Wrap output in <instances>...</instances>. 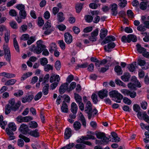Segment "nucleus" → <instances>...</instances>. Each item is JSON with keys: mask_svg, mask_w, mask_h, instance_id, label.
<instances>
[{"mask_svg": "<svg viewBox=\"0 0 149 149\" xmlns=\"http://www.w3.org/2000/svg\"><path fill=\"white\" fill-rule=\"evenodd\" d=\"M40 64L43 66L46 65L48 62L47 59L45 58H43L40 59Z\"/></svg>", "mask_w": 149, "mask_h": 149, "instance_id": "nucleus-50", "label": "nucleus"}, {"mask_svg": "<svg viewBox=\"0 0 149 149\" xmlns=\"http://www.w3.org/2000/svg\"><path fill=\"white\" fill-rule=\"evenodd\" d=\"M115 40V38L113 36H107L101 43V45H104L109 43L111 41H114Z\"/></svg>", "mask_w": 149, "mask_h": 149, "instance_id": "nucleus-12", "label": "nucleus"}, {"mask_svg": "<svg viewBox=\"0 0 149 149\" xmlns=\"http://www.w3.org/2000/svg\"><path fill=\"white\" fill-rule=\"evenodd\" d=\"M61 110L62 112L67 113L68 111V106L67 104L64 101L63 102L62 106L61 107Z\"/></svg>", "mask_w": 149, "mask_h": 149, "instance_id": "nucleus-26", "label": "nucleus"}, {"mask_svg": "<svg viewBox=\"0 0 149 149\" xmlns=\"http://www.w3.org/2000/svg\"><path fill=\"white\" fill-rule=\"evenodd\" d=\"M85 18L86 22H90L93 20V17L90 15H86L85 16Z\"/></svg>", "mask_w": 149, "mask_h": 149, "instance_id": "nucleus-60", "label": "nucleus"}, {"mask_svg": "<svg viewBox=\"0 0 149 149\" xmlns=\"http://www.w3.org/2000/svg\"><path fill=\"white\" fill-rule=\"evenodd\" d=\"M60 80V77L58 75H56V76L52 75L50 78V82L51 83H52L54 81L59 82Z\"/></svg>", "mask_w": 149, "mask_h": 149, "instance_id": "nucleus-21", "label": "nucleus"}, {"mask_svg": "<svg viewBox=\"0 0 149 149\" xmlns=\"http://www.w3.org/2000/svg\"><path fill=\"white\" fill-rule=\"evenodd\" d=\"M51 23L48 21L47 22L45 23L43 28V29H49L51 28Z\"/></svg>", "mask_w": 149, "mask_h": 149, "instance_id": "nucleus-52", "label": "nucleus"}, {"mask_svg": "<svg viewBox=\"0 0 149 149\" xmlns=\"http://www.w3.org/2000/svg\"><path fill=\"white\" fill-rule=\"evenodd\" d=\"M136 40V37L135 36L132 34H130L128 35L127 42L129 43L131 41L135 42Z\"/></svg>", "mask_w": 149, "mask_h": 149, "instance_id": "nucleus-23", "label": "nucleus"}, {"mask_svg": "<svg viewBox=\"0 0 149 149\" xmlns=\"http://www.w3.org/2000/svg\"><path fill=\"white\" fill-rule=\"evenodd\" d=\"M95 134L94 132H88V134L87 136L88 137L89 139H95V138L94 136Z\"/></svg>", "mask_w": 149, "mask_h": 149, "instance_id": "nucleus-44", "label": "nucleus"}, {"mask_svg": "<svg viewBox=\"0 0 149 149\" xmlns=\"http://www.w3.org/2000/svg\"><path fill=\"white\" fill-rule=\"evenodd\" d=\"M1 74L3 76L8 78L14 77L15 76V74H10L6 72H2Z\"/></svg>", "mask_w": 149, "mask_h": 149, "instance_id": "nucleus-31", "label": "nucleus"}, {"mask_svg": "<svg viewBox=\"0 0 149 149\" xmlns=\"http://www.w3.org/2000/svg\"><path fill=\"white\" fill-rule=\"evenodd\" d=\"M136 65V62H133L131 64L128 65L127 68L130 72H133L135 70Z\"/></svg>", "mask_w": 149, "mask_h": 149, "instance_id": "nucleus-30", "label": "nucleus"}, {"mask_svg": "<svg viewBox=\"0 0 149 149\" xmlns=\"http://www.w3.org/2000/svg\"><path fill=\"white\" fill-rule=\"evenodd\" d=\"M19 138L23 139L26 142H28L30 141V140L29 138L25 137L22 134H19Z\"/></svg>", "mask_w": 149, "mask_h": 149, "instance_id": "nucleus-62", "label": "nucleus"}, {"mask_svg": "<svg viewBox=\"0 0 149 149\" xmlns=\"http://www.w3.org/2000/svg\"><path fill=\"white\" fill-rule=\"evenodd\" d=\"M92 105L89 101H88L85 107V111L88 114V118L90 119L92 116Z\"/></svg>", "mask_w": 149, "mask_h": 149, "instance_id": "nucleus-5", "label": "nucleus"}, {"mask_svg": "<svg viewBox=\"0 0 149 149\" xmlns=\"http://www.w3.org/2000/svg\"><path fill=\"white\" fill-rule=\"evenodd\" d=\"M16 8L19 10L20 11L25 10V6L22 4H19L17 5L16 6Z\"/></svg>", "mask_w": 149, "mask_h": 149, "instance_id": "nucleus-61", "label": "nucleus"}, {"mask_svg": "<svg viewBox=\"0 0 149 149\" xmlns=\"http://www.w3.org/2000/svg\"><path fill=\"white\" fill-rule=\"evenodd\" d=\"M3 49L4 53V57L6 60L10 62L11 55L9 48L7 44L4 43L3 46Z\"/></svg>", "mask_w": 149, "mask_h": 149, "instance_id": "nucleus-4", "label": "nucleus"}, {"mask_svg": "<svg viewBox=\"0 0 149 149\" xmlns=\"http://www.w3.org/2000/svg\"><path fill=\"white\" fill-rule=\"evenodd\" d=\"M137 117L140 119H142L143 117L146 114L145 111L141 112L140 111L137 112Z\"/></svg>", "mask_w": 149, "mask_h": 149, "instance_id": "nucleus-33", "label": "nucleus"}, {"mask_svg": "<svg viewBox=\"0 0 149 149\" xmlns=\"http://www.w3.org/2000/svg\"><path fill=\"white\" fill-rule=\"evenodd\" d=\"M111 134L113 137L112 140H111L112 141L118 142L120 141V139L116 133L114 132H112L111 133Z\"/></svg>", "mask_w": 149, "mask_h": 149, "instance_id": "nucleus-19", "label": "nucleus"}, {"mask_svg": "<svg viewBox=\"0 0 149 149\" xmlns=\"http://www.w3.org/2000/svg\"><path fill=\"white\" fill-rule=\"evenodd\" d=\"M91 98L94 103L96 104L98 102L97 96L96 94L93 93L91 96Z\"/></svg>", "mask_w": 149, "mask_h": 149, "instance_id": "nucleus-47", "label": "nucleus"}, {"mask_svg": "<svg viewBox=\"0 0 149 149\" xmlns=\"http://www.w3.org/2000/svg\"><path fill=\"white\" fill-rule=\"evenodd\" d=\"M132 81L135 82V84L137 87L139 88L141 87V85L140 82L138 81L136 78L134 76L132 77Z\"/></svg>", "mask_w": 149, "mask_h": 149, "instance_id": "nucleus-42", "label": "nucleus"}, {"mask_svg": "<svg viewBox=\"0 0 149 149\" xmlns=\"http://www.w3.org/2000/svg\"><path fill=\"white\" fill-rule=\"evenodd\" d=\"M9 128L12 130L15 131L16 130L17 127L14 123H10L8 125V128Z\"/></svg>", "mask_w": 149, "mask_h": 149, "instance_id": "nucleus-40", "label": "nucleus"}, {"mask_svg": "<svg viewBox=\"0 0 149 149\" xmlns=\"http://www.w3.org/2000/svg\"><path fill=\"white\" fill-rule=\"evenodd\" d=\"M65 41L68 44H70L72 41V35L68 32L65 33L64 34Z\"/></svg>", "mask_w": 149, "mask_h": 149, "instance_id": "nucleus-8", "label": "nucleus"}, {"mask_svg": "<svg viewBox=\"0 0 149 149\" xmlns=\"http://www.w3.org/2000/svg\"><path fill=\"white\" fill-rule=\"evenodd\" d=\"M121 92L125 95L129 96L131 98H134L136 96V92L134 91L124 89L121 90Z\"/></svg>", "mask_w": 149, "mask_h": 149, "instance_id": "nucleus-6", "label": "nucleus"}, {"mask_svg": "<svg viewBox=\"0 0 149 149\" xmlns=\"http://www.w3.org/2000/svg\"><path fill=\"white\" fill-rule=\"evenodd\" d=\"M44 69L45 71L49 72L50 70H53V66L49 64L46 65L44 66Z\"/></svg>", "mask_w": 149, "mask_h": 149, "instance_id": "nucleus-45", "label": "nucleus"}, {"mask_svg": "<svg viewBox=\"0 0 149 149\" xmlns=\"http://www.w3.org/2000/svg\"><path fill=\"white\" fill-rule=\"evenodd\" d=\"M5 113L6 115H8L12 110V108L10 106L9 104H7L5 107Z\"/></svg>", "mask_w": 149, "mask_h": 149, "instance_id": "nucleus-36", "label": "nucleus"}, {"mask_svg": "<svg viewBox=\"0 0 149 149\" xmlns=\"http://www.w3.org/2000/svg\"><path fill=\"white\" fill-rule=\"evenodd\" d=\"M110 138V136L109 137L107 138L105 136L102 138V141L104 143V144H107L108 143L109 141H111V139H109Z\"/></svg>", "mask_w": 149, "mask_h": 149, "instance_id": "nucleus-56", "label": "nucleus"}, {"mask_svg": "<svg viewBox=\"0 0 149 149\" xmlns=\"http://www.w3.org/2000/svg\"><path fill=\"white\" fill-rule=\"evenodd\" d=\"M74 95V98L77 103L82 102L81 97L79 94L75 93Z\"/></svg>", "mask_w": 149, "mask_h": 149, "instance_id": "nucleus-43", "label": "nucleus"}, {"mask_svg": "<svg viewBox=\"0 0 149 149\" xmlns=\"http://www.w3.org/2000/svg\"><path fill=\"white\" fill-rule=\"evenodd\" d=\"M13 45L15 50L17 52H19V47L18 42L15 38H14L13 40Z\"/></svg>", "mask_w": 149, "mask_h": 149, "instance_id": "nucleus-32", "label": "nucleus"}, {"mask_svg": "<svg viewBox=\"0 0 149 149\" xmlns=\"http://www.w3.org/2000/svg\"><path fill=\"white\" fill-rule=\"evenodd\" d=\"M137 49L140 53H142L144 57L149 58V52L146 51V49L144 48L141 47L139 44L136 45Z\"/></svg>", "mask_w": 149, "mask_h": 149, "instance_id": "nucleus-7", "label": "nucleus"}, {"mask_svg": "<svg viewBox=\"0 0 149 149\" xmlns=\"http://www.w3.org/2000/svg\"><path fill=\"white\" fill-rule=\"evenodd\" d=\"M79 119L82 123V125L84 126H86V122L85 118L84 116L81 113L79 116Z\"/></svg>", "mask_w": 149, "mask_h": 149, "instance_id": "nucleus-48", "label": "nucleus"}, {"mask_svg": "<svg viewBox=\"0 0 149 149\" xmlns=\"http://www.w3.org/2000/svg\"><path fill=\"white\" fill-rule=\"evenodd\" d=\"M117 5L116 4L113 3L111 5V10L113 15L116 16L117 15Z\"/></svg>", "mask_w": 149, "mask_h": 149, "instance_id": "nucleus-20", "label": "nucleus"}, {"mask_svg": "<svg viewBox=\"0 0 149 149\" xmlns=\"http://www.w3.org/2000/svg\"><path fill=\"white\" fill-rule=\"evenodd\" d=\"M58 20L60 22H63L64 19L63 17V13L62 12L59 13L57 15Z\"/></svg>", "mask_w": 149, "mask_h": 149, "instance_id": "nucleus-41", "label": "nucleus"}, {"mask_svg": "<svg viewBox=\"0 0 149 149\" xmlns=\"http://www.w3.org/2000/svg\"><path fill=\"white\" fill-rule=\"evenodd\" d=\"M123 101L125 103L128 105H130L132 103L131 101L128 98L126 97L123 98Z\"/></svg>", "mask_w": 149, "mask_h": 149, "instance_id": "nucleus-58", "label": "nucleus"}, {"mask_svg": "<svg viewBox=\"0 0 149 149\" xmlns=\"http://www.w3.org/2000/svg\"><path fill=\"white\" fill-rule=\"evenodd\" d=\"M10 107L12 108V110L16 111L18 110L20 105V102H15V99L14 98L10 99L8 101Z\"/></svg>", "mask_w": 149, "mask_h": 149, "instance_id": "nucleus-3", "label": "nucleus"}, {"mask_svg": "<svg viewBox=\"0 0 149 149\" xmlns=\"http://www.w3.org/2000/svg\"><path fill=\"white\" fill-rule=\"evenodd\" d=\"M107 60L106 59H103L102 61L98 60L95 63V65L97 67H99L100 65H104L107 62Z\"/></svg>", "mask_w": 149, "mask_h": 149, "instance_id": "nucleus-27", "label": "nucleus"}, {"mask_svg": "<svg viewBox=\"0 0 149 149\" xmlns=\"http://www.w3.org/2000/svg\"><path fill=\"white\" fill-rule=\"evenodd\" d=\"M68 86V84L67 83H64L61 85L59 89V91L61 94L64 93L66 91H67L68 92V89L69 88Z\"/></svg>", "mask_w": 149, "mask_h": 149, "instance_id": "nucleus-10", "label": "nucleus"}, {"mask_svg": "<svg viewBox=\"0 0 149 149\" xmlns=\"http://www.w3.org/2000/svg\"><path fill=\"white\" fill-rule=\"evenodd\" d=\"M97 138L99 139H102L104 136L105 134L104 133L98 132L95 134Z\"/></svg>", "mask_w": 149, "mask_h": 149, "instance_id": "nucleus-64", "label": "nucleus"}, {"mask_svg": "<svg viewBox=\"0 0 149 149\" xmlns=\"http://www.w3.org/2000/svg\"><path fill=\"white\" fill-rule=\"evenodd\" d=\"M33 96L32 95H26L22 98V102L23 103H25L27 102H30L33 99Z\"/></svg>", "mask_w": 149, "mask_h": 149, "instance_id": "nucleus-15", "label": "nucleus"}, {"mask_svg": "<svg viewBox=\"0 0 149 149\" xmlns=\"http://www.w3.org/2000/svg\"><path fill=\"white\" fill-rule=\"evenodd\" d=\"M37 129H36L34 130L31 131L29 133V134L31 136L36 138L39 136V134L38 132Z\"/></svg>", "mask_w": 149, "mask_h": 149, "instance_id": "nucleus-25", "label": "nucleus"}, {"mask_svg": "<svg viewBox=\"0 0 149 149\" xmlns=\"http://www.w3.org/2000/svg\"><path fill=\"white\" fill-rule=\"evenodd\" d=\"M148 103L145 101H142L141 103V107L144 110H146V109Z\"/></svg>", "mask_w": 149, "mask_h": 149, "instance_id": "nucleus-63", "label": "nucleus"}, {"mask_svg": "<svg viewBox=\"0 0 149 149\" xmlns=\"http://www.w3.org/2000/svg\"><path fill=\"white\" fill-rule=\"evenodd\" d=\"M38 126L36 122L34 121H32L29 123V127L31 128H36Z\"/></svg>", "mask_w": 149, "mask_h": 149, "instance_id": "nucleus-46", "label": "nucleus"}, {"mask_svg": "<svg viewBox=\"0 0 149 149\" xmlns=\"http://www.w3.org/2000/svg\"><path fill=\"white\" fill-rule=\"evenodd\" d=\"M115 44L113 42H111L109 43L107 45H105L104 49L107 52H109L111 51V49L114 48L115 46Z\"/></svg>", "mask_w": 149, "mask_h": 149, "instance_id": "nucleus-13", "label": "nucleus"}, {"mask_svg": "<svg viewBox=\"0 0 149 149\" xmlns=\"http://www.w3.org/2000/svg\"><path fill=\"white\" fill-rule=\"evenodd\" d=\"M147 6L149 7V2L148 1H142L139 4V8L142 10H146Z\"/></svg>", "mask_w": 149, "mask_h": 149, "instance_id": "nucleus-17", "label": "nucleus"}, {"mask_svg": "<svg viewBox=\"0 0 149 149\" xmlns=\"http://www.w3.org/2000/svg\"><path fill=\"white\" fill-rule=\"evenodd\" d=\"M36 43V46L34 45H31L30 50L34 53L39 54L45 48V46L43 44L41 40L38 41Z\"/></svg>", "mask_w": 149, "mask_h": 149, "instance_id": "nucleus-1", "label": "nucleus"}, {"mask_svg": "<svg viewBox=\"0 0 149 149\" xmlns=\"http://www.w3.org/2000/svg\"><path fill=\"white\" fill-rule=\"evenodd\" d=\"M109 95L110 97L113 98V100L119 103L121 102V100L123 98V95L116 90L110 92L109 93Z\"/></svg>", "mask_w": 149, "mask_h": 149, "instance_id": "nucleus-2", "label": "nucleus"}, {"mask_svg": "<svg viewBox=\"0 0 149 149\" xmlns=\"http://www.w3.org/2000/svg\"><path fill=\"white\" fill-rule=\"evenodd\" d=\"M56 49L57 46L55 43L52 42L50 44L49 50L51 53H52L54 50H55Z\"/></svg>", "mask_w": 149, "mask_h": 149, "instance_id": "nucleus-29", "label": "nucleus"}, {"mask_svg": "<svg viewBox=\"0 0 149 149\" xmlns=\"http://www.w3.org/2000/svg\"><path fill=\"white\" fill-rule=\"evenodd\" d=\"M83 5L81 3H78L76 5L75 8L76 12L79 13L81 11L83 8Z\"/></svg>", "mask_w": 149, "mask_h": 149, "instance_id": "nucleus-38", "label": "nucleus"}, {"mask_svg": "<svg viewBox=\"0 0 149 149\" xmlns=\"http://www.w3.org/2000/svg\"><path fill=\"white\" fill-rule=\"evenodd\" d=\"M58 43L60 47L62 49H64L65 48V43L63 40H60L58 41Z\"/></svg>", "mask_w": 149, "mask_h": 149, "instance_id": "nucleus-55", "label": "nucleus"}, {"mask_svg": "<svg viewBox=\"0 0 149 149\" xmlns=\"http://www.w3.org/2000/svg\"><path fill=\"white\" fill-rule=\"evenodd\" d=\"M19 130L23 134H27L29 131L28 127L26 125L22 124L20 125Z\"/></svg>", "mask_w": 149, "mask_h": 149, "instance_id": "nucleus-9", "label": "nucleus"}, {"mask_svg": "<svg viewBox=\"0 0 149 149\" xmlns=\"http://www.w3.org/2000/svg\"><path fill=\"white\" fill-rule=\"evenodd\" d=\"M133 109L137 113L140 111L141 108L138 104H135L133 105Z\"/></svg>", "mask_w": 149, "mask_h": 149, "instance_id": "nucleus-54", "label": "nucleus"}, {"mask_svg": "<svg viewBox=\"0 0 149 149\" xmlns=\"http://www.w3.org/2000/svg\"><path fill=\"white\" fill-rule=\"evenodd\" d=\"M49 77V74L46 75L44 77L43 76H40L39 78V81L40 82L43 81L42 84H44L48 81Z\"/></svg>", "mask_w": 149, "mask_h": 149, "instance_id": "nucleus-14", "label": "nucleus"}, {"mask_svg": "<svg viewBox=\"0 0 149 149\" xmlns=\"http://www.w3.org/2000/svg\"><path fill=\"white\" fill-rule=\"evenodd\" d=\"M77 106L75 103L72 102L71 104V110L73 113H76L77 110Z\"/></svg>", "mask_w": 149, "mask_h": 149, "instance_id": "nucleus-22", "label": "nucleus"}, {"mask_svg": "<svg viewBox=\"0 0 149 149\" xmlns=\"http://www.w3.org/2000/svg\"><path fill=\"white\" fill-rule=\"evenodd\" d=\"M36 40V38L35 36H31L28 39L27 41V44L28 45H31Z\"/></svg>", "mask_w": 149, "mask_h": 149, "instance_id": "nucleus-37", "label": "nucleus"}, {"mask_svg": "<svg viewBox=\"0 0 149 149\" xmlns=\"http://www.w3.org/2000/svg\"><path fill=\"white\" fill-rule=\"evenodd\" d=\"M107 31L105 29H102L100 31V38L103 39L107 35Z\"/></svg>", "mask_w": 149, "mask_h": 149, "instance_id": "nucleus-28", "label": "nucleus"}, {"mask_svg": "<svg viewBox=\"0 0 149 149\" xmlns=\"http://www.w3.org/2000/svg\"><path fill=\"white\" fill-rule=\"evenodd\" d=\"M49 87V85L48 84H46L43 87L42 92L44 95H46L48 94Z\"/></svg>", "mask_w": 149, "mask_h": 149, "instance_id": "nucleus-35", "label": "nucleus"}, {"mask_svg": "<svg viewBox=\"0 0 149 149\" xmlns=\"http://www.w3.org/2000/svg\"><path fill=\"white\" fill-rule=\"evenodd\" d=\"M81 126V124L78 121H75L73 124L74 129L76 130H78L80 129Z\"/></svg>", "mask_w": 149, "mask_h": 149, "instance_id": "nucleus-34", "label": "nucleus"}, {"mask_svg": "<svg viewBox=\"0 0 149 149\" xmlns=\"http://www.w3.org/2000/svg\"><path fill=\"white\" fill-rule=\"evenodd\" d=\"M138 30L140 31H144L146 30V27L145 26L142 24H141L137 28Z\"/></svg>", "mask_w": 149, "mask_h": 149, "instance_id": "nucleus-53", "label": "nucleus"}, {"mask_svg": "<svg viewBox=\"0 0 149 149\" xmlns=\"http://www.w3.org/2000/svg\"><path fill=\"white\" fill-rule=\"evenodd\" d=\"M76 85L75 82H72L70 84L69 88L68 89V92H70L74 89L75 88Z\"/></svg>", "mask_w": 149, "mask_h": 149, "instance_id": "nucleus-57", "label": "nucleus"}, {"mask_svg": "<svg viewBox=\"0 0 149 149\" xmlns=\"http://www.w3.org/2000/svg\"><path fill=\"white\" fill-rule=\"evenodd\" d=\"M55 67L57 70H59L61 67V63L60 61L57 60L55 62Z\"/></svg>", "mask_w": 149, "mask_h": 149, "instance_id": "nucleus-59", "label": "nucleus"}, {"mask_svg": "<svg viewBox=\"0 0 149 149\" xmlns=\"http://www.w3.org/2000/svg\"><path fill=\"white\" fill-rule=\"evenodd\" d=\"M6 132L7 134L9 136V139L10 140H12L15 139V136H14L13 131L10 129L9 128H6Z\"/></svg>", "mask_w": 149, "mask_h": 149, "instance_id": "nucleus-18", "label": "nucleus"}, {"mask_svg": "<svg viewBox=\"0 0 149 149\" xmlns=\"http://www.w3.org/2000/svg\"><path fill=\"white\" fill-rule=\"evenodd\" d=\"M16 79H13L7 81L5 84V85L6 86H10L14 84L16 82Z\"/></svg>", "mask_w": 149, "mask_h": 149, "instance_id": "nucleus-39", "label": "nucleus"}, {"mask_svg": "<svg viewBox=\"0 0 149 149\" xmlns=\"http://www.w3.org/2000/svg\"><path fill=\"white\" fill-rule=\"evenodd\" d=\"M72 135V130L69 128H67L65 130L64 133V138L66 139H69Z\"/></svg>", "mask_w": 149, "mask_h": 149, "instance_id": "nucleus-16", "label": "nucleus"}, {"mask_svg": "<svg viewBox=\"0 0 149 149\" xmlns=\"http://www.w3.org/2000/svg\"><path fill=\"white\" fill-rule=\"evenodd\" d=\"M115 82L116 84L118 85L122 86L124 87H125L126 86L125 84L119 79H116Z\"/></svg>", "mask_w": 149, "mask_h": 149, "instance_id": "nucleus-49", "label": "nucleus"}, {"mask_svg": "<svg viewBox=\"0 0 149 149\" xmlns=\"http://www.w3.org/2000/svg\"><path fill=\"white\" fill-rule=\"evenodd\" d=\"M88 65V64L87 63H83L81 64H78L77 66L76 67V69H78L79 68H83L87 67Z\"/></svg>", "mask_w": 149, "mask_h": 149, "instance_id": "nucleus-51", "label": "nucleus"}, {"mask_svg": "<svg viewBox=\"0 0 149 149\" xmlns=\"http://www.w3.org/2000/svg\"><path fill=\"white\" fill-rule=\"evenodd\" d=\"M98 93L99 97L101 99H103L104 97H107L108 95V91L106 89H103L100 91L98 92Z\"/></svg>", "mask_w": 149, "mask_h": 149, "instance_id": "nucleus-11", "label": "nucleus"}, {"mask_svg": "<svg viewBox=\"0 0 149 149\" xmlns=\"http://www.w3.org/2000/svg\"><path fill=\"white\" fill-rule=\"evenodd\" d=\"M130 75L128 73H126L124 75L121 76V78L123 81L125 82L128 81L130 78Z\"/></svg>", "mask_w": 149, "mask_h": 149, "instance_id": "nucleus-24", "label": "nucleus"}]
</instances>
